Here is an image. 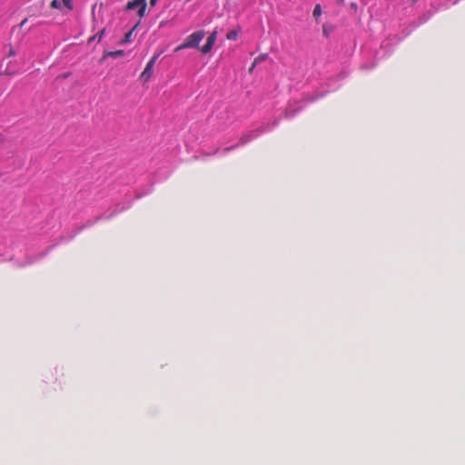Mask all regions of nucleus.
Instances as JSON below:
<instances>
[{"instance_id": "1", "label": "nucleus", "mask_w": 465, "mask_h": 465, "mask_svg": "<svg viewBox=\"0 0 465 465\" xmlns=\"http://www.w3.org/2000/svg\"><path fill=\"white\" fill-rule=\"evenodd\" d=\"M205 33L203 30H198L189 35L184 42L174 48V52L181 51L185 48H195L198 47L200 43L204 38Z\"/></svg>"}, {"instance_id": "2", "label": "nucleus", "mask_w": 465, "mask_h": 465, "mask_svg": "<svg viewBox=\"0 0 465 465\" xmlns=\"http://www.w3.org/2000/svg\"><path fill=\"white\" fill-rule=\"evenodd\" d=\"M125 8L126 10L138 8V15L142 17L145 15L146 3L145 0H128Z\"/></svg>"}, {"instance_id": "3", "label": "nucleus", "mask_w": 465, "mask_h": 465, "mask_svg": "<svg viewBox=\"0 0 465 465\" xmlns=\"http://www.w3.org/2000/svg\"><path fill=\"white\" fill-rule=\"evenodd\" d=\"M217 38V31H213L212 34H210L207 37L206 43L204 45L202 46L201 51L203 54H208L212 51L213 47L215 45Z\"/></svg>"}, {"instance_id": "4", "label": "nucleus", "mask_w": 465, "mask_h": 465, "mask_svg": "<svg viewBox=\"0 0 465 465\" xmlns=\"http://www.w3.org/2000/svg\"><path fill=\"white\" fill-rule=\"evenodd\" d=\"M153 65L147 64V65H145L143 71L141 73L140 78L143 82H148L150 80L151 76L153 75Z\"/></svg>"}, {"instance_id": "5", "label": "nucleus", "mask_w": 465, "mask_h": 465, "mask_svg": "<svg viewBox=\"0 0 465 465\" xmlns=\"http://www.w3.org/2000/svg\"><path fill=\"white\" fill-rule=\"evenodd\" d=\"M123 55H124L123 50H116V51H111V52L106 53L104 54V58H106V57L117 58V57H120Z\"/></svg>"}, {"instance_id": "6", "label": "nucleus", "mask_w": 465, "mask_h": 465, "mask_svg": "<svg viewBox=\"0 0 465 465\" xmlns=\"http://www.w3.org/2000/svg\"><path fill=\"white\" fill-rule=\"evenodd\" d=\"M322 15V5L321 4H316L314 5V8H313V11H312V15L315 19H317L318 17H320L321 15Z\"/></svg>"}, {"instance_id": "7", "label": "nucleus", "mask_w": 465, "mask_h": 465, "mask_svg": "<svg viewBox=\"0 0 465 465\" xmlns=\"http://www.w3.org/2000/svg\"><path fill=\"white\" fill-rule=\"evenodd\" d=\"M135 28H136V27H134V28H133V29H131V30H129V31L125 34V35H124V39L121 41V44H122V45H125V44H128V43H130V42H131V35H132V34L134 33V31L135 30Z\"/></svg>"}, {"instance_id": "8", "label": "nucleus", "mask_w": 465, "mask_h": 465, "mask_svg": "<svg viewBox=\"0 0 465 465\" xmlns=\"http://www.w3.org/2000/svg\"><path fill=\"white\" fill-rule=\"evenodd\" d=\"M61 2L67 11H72L74 9L73 0H61Z\"/></svg>"}, {"instance_id": "9", "label": "nucleus", "mask_w": 465, "mask_h": 465, "mask_svg": "<svg viewBox=\"0 0 465 465\" xmlns=\"http://www.w3.org/2000/svg\"><path fill=\"white\" fill-rule=\"evenodd\" d=\"M238 37V30H231L227 34V39L230 41H235Z\"/></svg>"}, {"instance_id": "10", "label": "nucleus", "mask_w": 465, "mask_h": 465, "mask_svg": "<svg viewBox=\"0 0 465 465\" xmlns=\"http://www.w3.org/2000/svg\"><path fill=\"white\" fill-rule=\"evenodd\" d=\"M62 2L61 0H53L50 3L51 8L60 9L62 7Z\"/></svg>"}, {"instance_id": "11", "label": "nucleus", "mask_w": 465, "mask_h": 465, "mask_svg": "<svg viewBox=\"0 0 465 465\" xmlns=\"http://www.w3.org/2000/svg\"><path fill=\"white\" fill-rule=\"evenodd\" d=\"M267 58V54H261L253 59V65H257Z\"/></svg>"}, {"instance_id": "12", "label": "nucleus", "mask_w": 465, "mask_h": 465, "mask_svg": "<svg viewBox=\"0 0 465 465\" xmlns=\"http://www.w3.org/2000/svg\"><path fill=\"white\" fill-rule=\"evenodd\" d=\"M159 54H157L153 55V56L152 57V59H150V60H149V62H147V64H152V65H153V66H154L155 62L157 61V58H158Z\"/></svg>"}, {"instance_id": "13", "label": "nucleus", "mask_w": 465, "mask_h": 465, "mask_svg": "<svg viewBox=\"0 0 465 465\" xmlns=\"http://www.w3.org/2000/svg\"><path fill=\"white\" fill-rule=\"evenodd\" d=\"M322 32H323V35L327 37L330 34V30L327 28L326 25H323V29H322Z\"/></svg>"}, {"instance_id": "14", "label": "nucleus", "mask_w": 465, "mask_h": 465, "mask_svg": "<svg viewBox=\"0 0 465 465\" xmlns=\"http://www.w3.org/2000/svg\"><path fill=\"white\" fill-rule=\"evenodd\" d=\"M104 34V29H103L102 31H100L98 33V41H100L103 38Z\"/></svg>"}, {"instance_id": "15", "label": "nucleus", "mask_w": 465, "mask_h": 465, "mask_svg": "<svg viewBox=\"0 0 465 465\" xmlns=\"http://www.w3.org/2000/svg\"><path fill=\"white\" fill-rule=\"evenodd\" d=\"M27 21H28V18L23 19L22 22L20 23V27L25 26L26 25Z\"/></svg>"}, {"instance_id": "16", "label": "nucleus", "mask_w": 465, "mask_h": 465, "mask_svg": "<svg viewBox=\"0 0 465 465\" xmlns=\"http://www.w3.org/2000/svg\"><path fill=\"white\" fill-rule=\"evenodd\" d=\"M15 52L14 48L11 47L10 51H9V56L11 57V56H15Z\"/></svg>"}, {"instance_id": "17", "label": "nucleus", "mask_w": 465, "mask_h": 465, "mask_svg": "<svg viewBox=\"0 0 465 465\" xmlns=\"http://www.w3.org/2000/svg\"><path fill=\"white\" fill-rule=\"evenodd\" d=\"M14 74H15V73L10 72L9 70H5V71L4 72V74H5V75H14Z\"/></svg>"}, {"instance_id": "18", "label": "nucleus", "mask_w": 465, "mask_h": 465, "mask_svg": "<svg viewBox=\"0 0 465 465\" xmlns=\"http://www.w3.org/2000/svg\"><path fill=\"white\" fill-rule=\"evenodd\" d=\"M157 1L158 0H150V5L153 7L156 5Z\"/></svg>"}, {"instance_id": "19", "label": "nucleus", "mask_w": 465, "mask_h": 465, "mask_svg": "<svg viewBox=\"0 0 465 465\" xmlns=\"http://www.w3.org/2000/svg\"><path fill=\"white\" fill-rule=\"evenodd\" d=\"M5 141V137L2 133H0V144H2Z\"/></svg>"}, {"instance_id": "20", "label": "nucleus", "mask_w": 465, "mask_h": 465, "mask_svg": "<svg viewBox=\"0 0 465 465\" xmlns=\"http://www.w3.org/2000/svg\"><path fill=\"white\" fill-rule=\"evenodd\" d=\"M255 65H253V63L252 64L251 67L249 68V73H252L254 69Z\"/></svg>"}, {"instance_id": "21", "label": "nucleus", "mask_w": 465, "mask_h": 465, "mask_svg": "<svg viewBox=\"0 0 465 465\" xmlns=\"http://www.w3.org/2000/svg\"><path fill=\"white\" fill-rule=\"evenodd\" d=\"M351 5H352V8H357V5L356 4L353 3Z\"/></svg>"}]
</instances>
